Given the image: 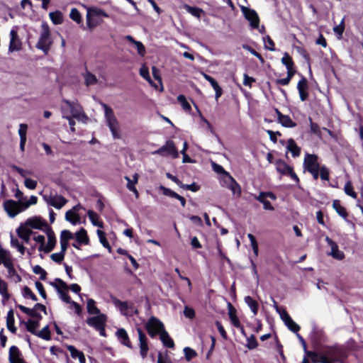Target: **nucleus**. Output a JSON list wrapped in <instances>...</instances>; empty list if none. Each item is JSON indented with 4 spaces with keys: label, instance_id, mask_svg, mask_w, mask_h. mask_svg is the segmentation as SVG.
Returning <instances> with one entry per match:
<instances>
[{
    "label": "nucleus",
    "instance_id": "nucleus-47",
    "mask_svg": "<svg viewBox=\"0 0 363 363\" xmlns=\"http://www.w3.org/2000/svg\"><path fill=\"white\" fill-rule=\"evenodd\" d=\"M245 303L250 308L253 313L255 315L257 313V302L250 296H246L245 298Z\"/></svg>",
    "mask_w": 363,
    "mask_h": 363
},
{
    "label": "nucleus",
    "instance_id": "nucleus-63",
    "mask_svg": "<svg viewBox=\"0 0 363 363\" xmlns=\"http://www.w3.org/2000/svg\"><path fill=\"white\" fill-rule=\"evenodd\" d=\"M65 254L62 252H57V253H53L50 255L51 259L57 263H61L62 261L64 259Z\"/></svg>",
    "mask_w": 363,
    "mask_h": 363
},
{
    "label": "nucleus",
    "instance_id": "nucleus-43",
    "mask_svg": "<svg viewBox=\"0 0 363 363\" xmlns=\"http://www.w3.org/2000/svg\"><path fill=\"white\" fill-rule=\"evenodd\" d=\"M70 18L77 23H80L82 21V18L80 12L76 8H72L69 13Z\"/></svg>",
    "mask_w": 363,
    "mask_h": 363
},
{
    "label": "nucleus",
    "instance_id": "nucleus-39",
    "mask_svg": "<svg viewBox=\"0 0 363 363\" xmlns=\"http://www.w3.org/2000/svg\"><path fill=\"white\" fill-rule=\"evenodd\" d=\"M87 311L91 315H99L100 313L99 309L95 306L94 300L89 298L87 300Z\"/></svg>",
    "mask_w": 363,
    "mask_h": 363
},
{
    "label": "nucleus",
    "instance_id": "nucleus-45",
    "mask_svg": "<svg viewBox=\"0 0 363 363\" xmlns=\"http://www.w3.org/2000/svg\"><path fill=\"white\" fill-rule=\"evenodd\" d=\"M11 246L13 247H16L18 250V251L19 252H21V255L24 254V252H25V247L23 245V244H21L18 241V240L17 238L11 236Z\"/></svg>",
    "mask_w": 363,
    "mask_h": 363
},
{
    "label": "nucleus",
    "instance_id": "nucleus-58",
    "mask_svg": "<svg viewBox=\"0 0 363 363\" xmlns=\"http://www.w3.org/2000/svg\"><path fill=\"white\" fill-rule=\"evenodd\" d=\"M308 88V80L306 77H302L297 84L298 91H306Z\"/></svg>",
    "mask_w": 363,
    "mask_h": 363
},
{
    "label": "nucleus",
    "instance_id": "nucleus-13",
    "mask_svg": "<svg viewBox=\"0 0 363 363\" xmlns=\"http://www.w3.org/2000/svg\"><path fill=\"white\" fill-rule=\"evenodd\" d=\"M18 26H13L10 31L9 52L19 51L22 49V42L18 35Z\"/></svg>",
    "mask_w": 363,
    "mask_h": 363
},
{
    "label": "nucleus",
    "instance_id": "nucleus-10",
    "mask_svg": "<svg viewBox=\"0 0 363 363\" xmlns=\"http://www.w3.org/2000/svg\"><path fill=\"white\" fill-rule=\"evenodd\" d=\"M43 199L47 204L57 209L62 208L67 203V200L65 197L57 194H43Z\"/></svg>",
    "mask_w": 363,
    "mask_h": 363
},
{
    "label": "nucleus",
    "instance_id": "nucleus-38",
    "mask_svg": "<svg viewBox=\"0 0 363 363\" xmlns=\"http://www.w3.org/2000/svg\"><path fill=\"white\" fill-rule=\"evenodd\" d=\"M0 264H2L6 269L11 268L13 265L10 256L6 252L0 253Z\"/></svg>",
    "mask_w": 363,
    "mask_h": 363
},
{
    "label": "nucleus",
    "instance_id": "nucleus-60",
    "mask_svg": "<svg viewBox=\"0 0 363 363\" xmlns=\"http://www.w3.org/2000/svg\"><path fill=\"white\" fill-rule=\"evenodd\" d=\"M320 177L323 180H329V170L325 166H322L319 169Z\"/></svg>",
    "mask_w": 363,
    "mask_h": 363
},
{
    "label": "nucleus",
    "instance_id": "nucleus-6",
    "mask_svg": "<svg viewBox=\"0 0 363 363\" xmlns=\"http://www.w3.org/2000/svg\"><path fill=\"white\" fill-rule=\"evenodd\" d=\"M274 307L276 308L277 312L279 314L281 319L284 323L285 325L289 328V330L297 333L300 330V326L292 320L286 310L276 306L274 301Z\"/></svg>",
    "mask_w": 363,
    "mask_h": 363
},
{
    "label": "nucleus",
    "instance_id": "nucleus-34",
    "mask_svg": "<svg viewBox=\"0 0 363 363\" xmlns=\"http://www.w3.org/2000/svg\"><path fill=\"white\" fill-rule=\"evenodd\" d=\"M67 350L69 351L70 354H71V356L73 357V358H77L78 357L79 358V360L81 363H85V357L84 355V354L77 350L74 346L72 345H68L67 346Z\"/></svg>",
    "mask_w": 363,
    "mask_h": 363
},
{
    "label": "nucleus",
    "instance_id": "nucleus-26",
    "mask_svg": "<svg viewBox=\"0 0 363 363\" xmlns=\"http://www.w3.org/2000/svg\"><path fill=\"white\" fill-rule=\"evenodd\" d=\"M116 335L118 337V339L120 340L121 343L129 348H132V345L130 341V339L128 337V333L123 328L118 329L116 333Z\"/></svg>",
    "mask_w": 363,
    "mask_h": 363
},
{
    "label": "nucleus",
    "instance_id": "nucleus-27",
    "mask_svg": "<svg viewBox=\"0 0 363 363\" xmlns=\"http://www.w3.org/2000/svg\"><path fill=\"white\" fill-rule=\"evenodd\" d=\"M274 111L277 114L279 122L283 126L289 128L295 126V123L291 121L289 116L282 115L281 112L277 109H274Z\"/></svg>",
    "mask_w": 363,
    "mask_h": 363
},
{
    "label": "nucleus",
    "instance_id": "nucleus-59",
    "mask_svg": "<svg viewBox=\"0 0 363 363\" xmlns=\"http://www.w3.org/2000/svg\"><path fill=\"white\" fill-rule=\"evenodd\" d=\"M73 238V234L67 230H64L60 234V240L68 242Z\"/></svg>",
    "mask_w": 363,
    "mask_h": 363
},
{
    "label": "nucleus",
    "instance_id": "nucleus-14",
    "mask_svg": "<svg viewBox=\"0 0 363 363\" xmlns=\"http://www.w3.org/2000/svg\"><path fill=\"white\" fill-rule=\"evenodd\" d=\"M318 159L315 155L306 153L303 160L304 169L308 172L319 169L320 166Z\"/></svg>",
    "mask_w": 363,
    "mask_h": 363
},
{
    "label": "nucleus",
    "instance_id": "nucleus-28",
    "mask_svg": "<svg viewBox=\"0 0 363 363\" xmlns=\"http://www.w3.org/2000/svg\"><path fill=\"white\" fill-rule=\"evenodd\" d=\"M267 197H269L272 199V192H262L259 196H255V199L263 203L264 208L267 210H269L272 208L271 203L269 201L267 200Z\"/></svg>",
    "mask_w": 363,
    "mask_h": 363
},
{
    "label": "nucleus",
    "instance_id": "nucleus-57",
    "mask_svg": "<svg viewBox=\"0 0 363 363\" xmlns=\"http://www.w3.org/2000/svg\"><path fill=\"white\" fill-rule=\"evenodd\" d=\"M33 271L35 274H40V279L41 280H45L46 279V276H47V272L46 271L43 269L39 265H35L33 269Z\"/></svg>",
    "mask_w": 363,
    "mask_h": 363
},
{
    "label": "nucleus",
    "instance_id": "nucleus-19",
    "mask_svg": "<svg viewBox=\"0 0 363 363\" xmlns=\"http://www.w3.org/2000/svg\"><path fill=\"white\" fill-rule=\"evenodd\" d=\"M137 331L138 333V338L140 342L139 345L140 350V355L143 359H145L149 350V347L147 345V340L145 335L143 333L140 328H137Z\"/></svg>",
    "mask_w": 363,
    "mask_h": 363
},
{
    "label": "nucleus",
    "instance_id": "nucleus-61",
    "mask_svg": "<svg viewBox=\"0 0 363 363\" xmlns=\"http://www.w3.org/2000/svg\"><path fill=\"white\" fill-rule=\"evenodd\" d=\"M247 237H248V238L250 239V240L251 242V245H252L253 252H255V254L256 255H257V254H258V245H257V242L256 241V239H255V236L252 234L249 233L247 235Z\"/></svg>",
    "mask_w": 363,
    "mask_h": 363
},
{
    "label": "nucleus",
    "instance_id": "nucleus-64",
    "mask_svg": "<svg viewBox=\"0 0 363 363\" xmlns=\"http://www.w3.org/2000/svg\"><path fill=\"white\" fill-rule=\"evenodd\" d=\"M24 185L26 188L33 190L36 188L37 182L35 180H33V179H31L29 178H26V179L24 181Z\"/></svg>",
    "mask_w": 363,
    "mask_h": 363
},
{
    "label": "nucleus",
    "instance_id": "nucleus-62",
    "mask_svg": "<svg viewBox=\"0 0 363 363\" xmlns=\"http://www.w3.org/2000/svg\"><path fill=\"white\" fill-rule=\"evenodd\" d=\"M205 77L211 83L214 91H222L217 81L214 78L207 74H205Z\"/></svg>",
    "mask_w": 363,
    "mask_h": 363
},
{
    "label": "nucleus",
    "instance_id": "nucleus-54",
    "mask_svg": "<svg viewBox=\"0 0 363 363\" xmlns=\"http://www.w3.org/2000/svg\"><path fill=\"white\" fill-rule=\"evenodd\" d=\"M85 84L89 86L91 84H94L97 82V79L96 76L90 72H86L84 76Z\"/></svg>",
    "mask_w": 363,
    "mask_h": 363
},
{
    "label": "nucleus",
    "instance_id": "nucleus-51",
    "mask_svg": "<svg viewBox=\"0 0 363 363\" xmlns=\"http://www.w3.org/2000/svg\"><path fill=\"white\" fill-rule=\"evenodd\" d=\"M186 359L189 362L191 359L196 357L197 353L196 351L189 347L184 349Z\"/></svg>",
    "mask_w": 363,
    "mask_h": 363
},
{
    "label": "nucleus",
    "instance_id": "nucleus-52",
    "mask_svg": "<svg viewBox=\"0 0 363 363\" xmlns=\"http://www.w3.org/2000/svg\"><path fill=\"white\" fill-rule=\"evenodd\" d=\"M35 335L46 340L50 339V333L48 326L44 327L38 333H36Z\"/></svg>",
    "mask_w": 363,
    "mask_h": 363
},
{
    "label": "nucleus",
    "instance_id": "nucleus-9",
    "mask_svg": "<svg viewBox=\"0 0 363 363\" xmlns=\"http://www.w3.org/2000/svg\"><path fill=\"white\" fill-rule=\"evenodd\" d=\"M153 154L161 156H172V158H178L179 152L176 148L175 144L172 140H167L166 143L160 148L155 150Z\"/></svg>",
    "mask_w": 363,
    "mask_h": 363
},
{
    "label": "nucleus",
    "instance_id": "nucleus-41",
    "mask_svg": "<svg viewBox=\"0 0 363 363\" xmlns=\"http://www.w3.org/2000/svg\"><path fill=\"white\" fill-rule=\"evenodd\" d=\"M306 354L307 357L311 359V361L314 363H322V359L325 357L322 354H318L311 351H306Z\"/></svg>",
    "mask_w": 363,
    "mask_h": 363
},
{
    "label": "nucleus",
    "instance_id": "nucleus-3",
    "mask_svg": "<svg viewBox=\"0 0 363 363\" xmlns=\"http://www.w3.org/2000/svg\"><path fill=\"white\" fill-rule=\"evenodd\" d=\"M103 106L105 111L106 121L111 131L113 137L115 139H119L120 133L118 120L115 117L113 111L110 107L106 104H104Z\"/></svg>",
    "mask_w": 363,
    "mask_h": 363
},
{
    "label": "nucleus",
    "instance_id": "nucleus-48",
    "mask_svg": "<svg viewBox=\"0 0 363 363\" xmlns=\"http://www.w3.org/2000/svg\"><path fill=\"white\" fill-rule=\"evenodd\" d=\"M51 284L58 291L62 301L68 303L72 302L69 296L66 292H64L62 289H59L56 283H52Z\"/></svg>",
    "mask_w": 363,
    "mask_h": 363
},
{
    "label": "nucleus",
    "instance_id": "nucleus-25",
    "mask_svg": "<svg viewBox=\"0 0 363 363\" xmlns=\"http://www.w3.org/2000/svg\"><path fill=\"white\" fill-rule=\"evenodd\" d=\"M16 233L18 236L23 239L25 242L28 243L30 240V235L32 233L31 229L27 228L25 225L21 223L17 228Z\"/></svg>",
    "mask_w": 363,
    "mask_h": 363
},
{
    "label": "nucleus",
    "instance_id": "nucleus-18",
    "mask_svg": "<svg viewBox=\"0 0 363 363\" xmlns=\"http://www.w3.org/2000/svg\"><path fill=\"white\" fill-rule=\"evenodd\" d=\"M106 315L105 314H99L96 316L89 318L86 320L89 325L94 327L98 330L102 326H105L106 322Z\"/></svg>",
    "mask_w": 363,
    "mask_h": 363
},
{
    "label": "nucleus",
    "instance_id": "nucleus-1",
    "mask_svg": "<svg viewBox=\"0 0 363 363\" xmlns=\"http://www.w3.org/2000/svg\"><path fill=\"white\" fill-rule=\"evenodd\" d=\"M102 17L108 18V14L99 8H89L86 13V26L90 30L101 25L104 21Z\"/></svg>",
    "mask_w": 363,
    "mask_h": 363
},
{
    "label": "nucleus",
    "instance_id": "nucleus-36",
    "mask_svg": "<svg viewBox=\"0 0 363 363\" xmlns=\"http://www.w3.org/2000/svg\"><path fill=\"white\" fill-rule=\"evenodd\" d=\"M76 239L79 244L87 245L89 243V238L86 231L84 228H81L80 230L76 233Z\"/></svg>",
    "mask_w": 363,
    "mask_h": 363
},
{
    "label": "nucleus",
    "instance_id": "nucleus-37",
    "mask_svg": "<svg viewBox=\"0 0 363 363\" xmlns=\"http://www.w3.org/2000/svg\"><path fill=\"white\" fill-rule=\"evenodd\" d=\"M19 309H21L23 313L28 315L32 318H35L37 319H40L41 315L33 308H29L22 305L17 306Z\"/></svg>",
    "mask_w": 363,
    "mask_h": 363
},
{
    "label": "nucleus",
    "instance_id": "nucleus-44",
    "mask_svg": "<svg viewBox=\"0 0 363 363\" xmlns=\"http://www.w3.org/2000/svg\"><path fill=\"white\" fill-rule=\"evenodd\" d=\"M39 327L38 320H29L26 323V329L28 331L35 335L36 329Z\"/></svg>",
    "mask_w": 363,
    "mask_h": 363
},
{
    "label": "nucleus",
    "instance_id": "nucleus-17",
    "mask_svg": "<svg viewBox=\"0 0 363 363\" xmlns=\"http://www.w3.org/2000/svg\"><path fill=\"white\" fill-rule=\"evenodd\" d=\"M9 360L10 363H27L21 352L16 346H11L9 349Z\"/></svg>",
    "mask_w": 363,
    "mask_h": 363
},
{
    "label": "nucleus",
    "instance_id": "nucleus-40",
    "mask_svg": "<svg viewBox=\"0 0 363 363\" xmlns=\"http://www.w3.org/2000/svg\"><path fill=\"white\" fill-rule=\"evenodd\" d=\"M88 216L94 225L103 228V223L99 220L98 215L91 210L88 211Z\"/></svg>",
    "mask_w": 363,
    "mask_h": 363
},
{
    "label": "nucleus",
    "instance_id": "nucleus-49",
    "mask_svg": "<svg viewBox=\"0 0 363 363\" xmlns=\"http://www.w3.org/2000/svg\"><path fill=\"white\" fill-rule=\"evenodd\" d=\"M8 269V275L11 278H13V281L16 283H18L21 281V277L20 275L18 274L16 269L13 267V265L11 267V268L7 269Z\"/></svg>",
    "mask_w": 363,
    "mask_h": 363
},
{
    "label": "nucleus",
    "instance_id": "nucleus-50",
    "mask_svg": "<svg viewBox=\"0 0 363 363\" xmlns=\"http://www.w3.org/2000/svg\"><path fill=\"white\" fill-rule=\"evenodd\" d=\"M97 235L99 238L100 242L103 245V246L111 250V247L107 239L106 238L105 233L102 230H98Z\"/></svg>",
    "mask_w": 363,
    "mask_h": 363
},
{
    "label": "nucleus",
    "instance_id": "nucleus-12",
    "mask_svg": "<svg viewBox=\"0 0 363 363\" xmlns=\"http://www.w3.org/2000/svg\"><path fill=\"white\" fill-rule=\"evenodd\" d=\"M241 11L245 18L250 22V27L253 29L259 28V18L257 13L248 7L242 6Z\"/></svg>",
    "mask_w": 363,
    "mask_h": 363
},
{
    "label": "nucleus",
    "instance_id": "nucleus-8",
    "mask_svg": "<svg viewBox=\"0 0 363 363\" xmlns=\"http://www.w3.org/2000/svg\"><path fill=\"white\" fill-rule=\"evenodd\" d=\"M145 328L151 337H155L157 334H160L162 331L164 330L163 323L154 316L147 320Z\"/></svg>",
    "mask_w": 363,
    "mask_h": 363
},
{
    "label": "nucleus",
    "instance_id": "nucleus-5",
    "mask_svg": "<svg viewBox=\"0 0 363 363\" xmlns=\"http://www.w3.org/2000/svg\"><path fill=\"white\" fill-rule=\"evenodd\" d=\"M62 108H68L73 118L83 123H86L88 121V118L84 113L82 106L78 104L71 102L68 100H64Z\"/></svg>",
    "mask_w": 363,
    "mask_h": 363
},
{
    "label": "nucleus",
    "instance_id": "nucleus-20",
    "mask_svg": "<svg viewBox=\"0 0 363 363\" xmlns=\"http://www.w3.org/2000/svg\"><path fill=\"white\" fill-rule=\"evenodd\" d=\"M45 233L48 236V243L45 246L44 252L48 253L54 249L57 241L55 233L50 227L46 228Z\"/></svg>",
    "mask_w": 363,
    "mask_h": 363
},
{
    "label": "nucleus",
    "instance_id": "nucleus-42",
    "mask_svg": "<svg viewBox=\"0 0 363 363\" xmlns=\"http://www.w3.org/2000/svg\"><path fill=\"white\" fill-rule=\"evenodd\" d=\"M0 294L2 295L4 300L9 299V294L8 293V286L6 281L0 278Z\"/></svg>",
    "mask_w": 363,
    "mask_h": 363
},
{
    "label": "nucleus",
    "instance_id": "nucleus-15",
    "mask_svg": "<svg viewBox=\"0 0 363 363\" xmlns=\"http://www.w3.org/2000/svg\"><path fill=\"white\" fill-rule=\"evenodd\" d=\"M325 241L331 248V251L328 253V255L331 256L335 259L342 260L345 257V254L342 251L339 250L337 243L329 237L325 238Z\"/></svg>",
    "mask_w": 363,
    "mask_h": 363
},
{
    "label": "nucleus",
    "instance_id": "nucleus-29",
    "mask_svg": "<svg viewBox=\"0 0 363 363\" xmlns=\"http://www.w3.org/2000/svg\"><path fill=\"white\" fill-rule=\"evenodd\" d=\"M286 148L291 152L293 157H298L301 153V148L297 146L295 141L292 139H289L287 141Z\"/></svg>",
    "mask_w": 363,
    "mask_h": 363
},
{
    "label": "nucleus",
    "instance_id": "nucleus-56",
    "mask_svg": "<svg viewBox=\"0 0 363 363\" xmlns=\"http://www.w3.org/2000/svg\"><path fill=\"white\" fill-rule=\"evenodd\" d=\"M37 202H38L37 196H31L28 201H22L21 206H23V208H24V210H26L28 208H29L30 206L35 205L37 203Z\"/></svg>",
    "mask_w": 363,
    "mask_h": 363
},
{
    "label": "nucleus",
    "instance_id": "nucleus-11",
    "mask_svg": "<svg viewBox=\"0 0 363 363\" xmlns=\"http://www.w3.org/2000/svg\"><path fill=\"white\" fill-rule=\"evenodd\" d=\"M21 203L22 201L6 200L4 203V208L11 218H14L19 213L25 211Z\"/></svg>",
    "mask_w": 363,
    "mask_h": 363
},
{
    "label": "nucleus",
    "instance_id": "nucleus-35",
    "mask_svg": "<svg viewBox=\"0 0 363 363\" xmlns=\"http://www.w3.org/2000/svg\"><path fill=\"white\" fill-rule=\"evenodd\" d=\"M183 8L189 13H191L192 16L200 18L201 15L203 13V11L199 8L195 6H191L188 4H184Z\"/></svg>",
    "mask_w": 363,
    "mask_h": 363
},
{
    "label": "nucleus",
    "instance_id": "nucleus-21",
    "mask_svg": "<svg viewBox=\"0 0 363 363\" xmlns=\"http://www.w3.org/2000/svg\"><path fill=\"white\" fill-rule=\"evenodd\" d=\"M82 207L78 204L74 206L72 209L67 211L65 213V219L72 224H77L80 221V217L77 212Z\"/></svg>",
    "mask_w": 363,
    "mask_h": 363
},
{
    "label": "nucleus",
    "instance_id": "nucleus-22",
    "mask_svg": "<svg viewBox=\"0 0 363 363\" xmlns=\"http://www.w3.org/2000/svg\"><path fill=\"white\" fill-rule=\"evenodd\" d=\"M111 301L112 303L120 311L121 313L123 315H128V310L129 308L128 302L121 301L114 296H110Z\"/></svg>",
    "mask_w": 363,
    "mask_h": 363
},
{
    "label": "nucleus",
    "instance_id": "nucleus-31",
    "mask_svg": "<svg viewBox=\"0 0 363 363\" xmlns=\"http://www.w3.org/2000/svg\"><path fill=\"white\" fill-rule=\"evenodd\" d=\"M333 207L336 211V212L343 218L347 220V213L344 206L340 204L339 200H334L333 202Z\"/></svg>",
    "mask_w": 363,
    "mask_h": 363
},
{
    "label": "nucleus",
    "instance_id": "nucleus-30",
    "mask_svg": "<svg viewBox=\"0 0 363 363\" xmlns=\"http://www.w3.org/2000/svg\"><path fill=\"white\" fill-rule=\"evenodd\" d=\"M160 335V340L164 346L169 348H173L174 347V341L172 340V339L170 337V336L165 330L164 331H162Z\"/></svg>",
    "mask_w": 363,
    "mask_h": 363
},
{
    "label": "nucleus",
    "instance_id": "nucleus-4",
    "mask_svg": "<svg viewBox=\"0 0 363 363\" xmlns=\"http://www.w3.org/2000/svg\"><path fill=\"white\" fill-rule=\"evenodd\" d=\"M281 62L284 65L287 69V77L284 79H278L276 80V83L280 85H286L290 82L292 77L296 73V69L294 67V62L292 57L287 53L285 52L283 57L281 58Z\"/></svg>",
    "mask_w": 363,
    "mask_h": 363
},
{
    "label": "nucleus",
    "instance_id": "nucleus-53",
    "mask_svg": "<svg viewBox=\"0 0 363 363\" xmlns=\"http://www.w3.org/2000/svg\"><path fill=\"white\" fill-rule=\"evenodd\" d=\"M177 100L181 104L184 111H189L191 110V106L184 95H179L177 97Z\"/></svg>",
    "mask_w": 363,
    "mask_h": 363
},
{
    "label": "nucleus",
    "instance_id": "nucleus-7",
    "mask_svg": "<svg viewBox=\"0 0 363 363\" xmlns=\"http://www.w3.org/2000/svg\"><path fill=\"white\" fill-rule=\"evenodd\" d=\"M277 171L281 175L289 176L293 179L296 185L299 186V178L297 174L294 172L291 167L289 166L286 162L283 161H277L275 163Z\"/></svg>",
    "mask_w": 363,
    "mask_h": 363
},
{
    "label": "nucleus",
    "instance_id": "nucleus-33",
    "mask_svg": "<svg viewBox=\"0 0 363 363\" xmlns=\"http://www.w3.org/2000/svg\"><path fill=\"white\" fill-rule=\"evenodd\" d=\"M49 16L54 25H60L63 23V15L60 11L50 12Z\"/></svg>",
    "mask_w": 363,
    "mask_h": 363
},
{
    "label": "nucleus",
    "instance_id": "nucleus-55",
    "mask_svg": "<svg viewBox=\"0 0 363 363\" xmlns=\"http://www.w3.org/2000/svg\"><path fill=\"white\" fill-rule=\"evenodd\" d=\"M27 130L28 125L26 124L21 123L19 125L18 135L20 136V140H26Z\"/></svg>",
    "mask_w": 363,
    "mask_h": 363
},
{
    "label": "nucleus",
    "instance_id": "nucleus-46",
    "mask_svg": "<svg viewBox=\"0 0 363 363\" xmlns=\"http://www.w3.org/2000/svg\"><path fill=\"white\" fill-rule=\"evenodd\" d=\"M344 191L347 195L352 197L353 199L357 198V195L356 192L354 191L352 182L350 181H348L345 184V187H344Z\"/></svg>",
    "mask_w": 363,
    "mask_h": 363
},
{
    "label": "nucleus",
    "instance_id": "nucleus-23",
    "mask_svg": "<svg viewBox=\"0 0 363 363\" xmlns=\"http://www.w3.org/2000/svg\"><path fill=\"white\" fill-rule=\"evenodd\" d=\"M225 183L227 184V187L232 191L233 195L238 197L240 196V186L231 176L228 175L225 180Z\"/></svg>",
    "mask_w": 363,
    "mask_h": 363
},
{
    "label": "nucleus",
    "instance_id": "nucleus-32",
    "mask_svg": "<svg viewBox=\"0 0 363 363\" xmlns=\"http://www.w3.org/2000/svg\"><path fill=\"white\" fill-rule=\"evenodd\" d=\"M338 350L336 348H330L325 352L322 353L323 356L327 357L328 361L337 362L339 361V357L337 355Z\"/></svg>",
    "mask_w": 363,
    "mask_h": 363
},
{
    "label": "nucleus",
    "instance_id": "nucleus-2",
    "mask_svg": "<svg viewBox=\"0 0 363 363\" xmlns=\"http://www.w3.org/2000/svg\"><path fill=\"white\" fill-rule=\"evenodd\" d=\"M42 28V32L36 44V48L46 55L50 49L52 41L50 38V30L48 26L45 23L43 24Z\"/></svg>",
    "mask_w": 363,
    "mask_h": 363
},
{
    "label": "nucleus",
    "instance_id": "nucleus-24",
    "mask_svg": "<svg viewBox=\"0 0 363 363\" xmlns=\"http://www.w3.org/2000/svg\"><path fill=\"white\" fill-rule=\"evenodd\" d=\"M159 188L162 191L164 195L178 199L180 201L181 205L183 207H184L186 206V199L183 196L179 195L174 191H172L164 186H160Z\"/></svg>",
    "mask_w": 363,
    "mask_h": 363
},
{
    "label": "nucleus",
    "instance_id": "nucleus-16",
    "mask_svg": "<svg viewBox=\"0 0 363 363\" xmlns=\"http://www.w3.org/2000/svg\"><path fill=\"white\" fill-rule=\"evenodd\" d=\"M23 225H25L26 226H27V228H34V229H43V227H45V228L47 227H49L48 225H47V223L45 220H43L40 217H32V218H30L28 219H27L26 220L25 223H23Z\"/></svg>",
    "mask_w": 363,
    "mask_h": 363
}]
</instances>
